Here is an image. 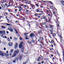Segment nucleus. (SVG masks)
Instances as JSON below:
<instances>
[{"mask_svg": "<svg viewBox=\"0 0 64 64\" xmlns=\"http://www.w3.org/2000/svg\"><path fill=\"white\" fill-rule=\"evenodd\" d=\"M18 43H16L14 45V48L15 49H16L17 48H18Z\"/></svg>", "mask_w": 64, "mask_h": 64, "instance_id": "nucleus-1", "label": "nucleus"}, {"mask_svg": "<svg viewBox=\"0 0 64 64\" xmlns=\"http://www.w3.org/2000/svg\"><path fill=\"white\" fill-rule=\"evenodd\" d=\"M19 52V50H15L14 52V54H18Z\"/></svg>", "mask_w": 64, "mask_h": 64, "instance_id": "nucleus-2", "label": "nucleus"}, {"mask_svg": "<svg viewBox=\"0 0 64 64\" xmlns=\"http://www.w3.org/2000/svg\"><path fill=\"white\" fill-rule=\"evenodd\" d=\"M4 53L0 51V55H1L2 56H4Z\"/></svg>", "mask_w": 64, "mask_h": 64, "instance_id": "nucleus-3", "label": "nucleus"}, {"mask_svg": "<svg viewBox=\"0 0 64 64\" xmlns=\"http://www.w3.org/2000/svg\"><path fill=\"white\" fill-rule=\"evenodd\" d=\"M22 44H23V42H20L19 46V47L20 48H21L22 47Z\"/></svg>", "mask_w": 64, "mask_h": 64, "instance_id": "nucleus-4", "label": "nucleus"}, {"mask_svg": "<svg viewBox=\"0 0 64 64\" xmlns=\"http://www.w3.org/2000/svg\"><path fill=\"white\" fill-rule=\"evenodd\" d=\"M8 45L9 46H13V44L12 42H9L8 43Z\"/></svg>", "mask_w": 64, "mask_h": 64, "instance_id": "nucleus-5", "label": "nucleus"}, {"mask_svg": "<svg viewBox=\"0 0 64 64\" xmlns=\"http://www.w3.org/2000/svg\"><path fill=\"white\" fill-rule=\"evenodd\" d=\"M23 56V55L22 54H20L19 56V58L20 60H21L22 59V57Z\"/></svg>", "mask_w": 64, "mask_h": 64, "instance_id": "nucleus-6", "label": "nucleus"}, {"mask_svg": "<svg viewBox=\"0 0 64 64\" xmlns=\"http://www.w3.org/2000/svg\"><path fill=\"white\" fill-rule=\"evenodd\" d=\"M4 55H5L6 57H8L9 56V55L8 54H4Z\"/></svg>", "mask_w": 64, "mask_h": 64, "instance_id": "nucleus-7", "label": "nucleus"}, {"mask_svg": "<svg viewBox=\"0 0 64 64\" xmlns=\"http://www.w3.org/2000/svg\"><path fill=\"white\" fill-rule=\"evenodd\" d=\"M30 36L31 37H34V34L33 33L31 34L30 35Z\"/></svg>", "mask_w": 64, "mask_h": 64, "instance_id": "nucleus-8", "label": "nucleus"}, {"mask_svg": "<svg viewBox=\"0 0 64 64\" xmlns=\"http://www.w3.org/2000/svg\"><path fill=\"white\" fill-rule=\"evenodd\" d=\"M8 30H10V32H13V29L11 28H8Z\"/></svg>", "mask_w": 64, "mask_h": 64, "instance_id": "nucleus-9", "label": "nucleus"}, {"mask_svg": "<svg viewBox=\"0 0 64 64\" xmlns=\"http://www.w3.org/2000/svg\"><path fill=\"white\" fill-rule=\"evenodd\" d=\"M28 6L27 5H24L23 7L25 8H26V7H28Z\"/></svg>", "mask_w": 64, "mask_h": 64, "instance_id": "nucleus-10", "label": "nucleus"}, {"mask_svg": "<svg viewBox=\"0 0 64 64\" xmlns=\"http://www.w3.org/2000/svg\"><path fill=\"white\" fill-rule=\"evenodd\" d=\"M61 3H62V5L64 6V1L62 0L61 1Z\"/></svg>", "mask_w": 64, "mask_h": 64, "instance_id": "nucleus-11", "label": "nucleus"}, {"mask_svg": "<svg viewBox=\"0 0 64 64\" xmlns=\"http://www.w3.org/2000/svg\"><path fill=\"white\" fill-rule=\"evenodd\" d=\"M2 34H5V31L4 30L2 31Z\"/></svg>", "mask_w": 64, "mask_h": 64, "instance_id": "nucleus-12", "label": "nucleus"}, {"mask_svg": "<svg viewBox=\"0 0 64 64\" xmlns=\"http://www.w3.org/2000/svg\"><path fill=\"white\" fill-rule=\"evenodd\" d=\"M16 54H14L12 55V57H15L16 56Z\"/></svg>", "mask_w": 64, "mask_h": 64, "instance_id": "nucleus-13", "label": "nucleus"}, {"mask_svg": "<svg viewBox=\"0 0 64 64\" xmlns=\"http://www.w3.org/2000/svg\"><path fill=\"white\" fill-rule=\"evenodd\" d=\"M54 42V40H52L51 42H50V43H53Z\"/></svg>", "mask_w": 64, "mask_h": 64, "instance_id": "nucleus-14", "label": "nucleus"}, {"mask_svg": "<svg viewBox=\"0 0 64 64\" xmlns=\"http://www.w3.org/2000/svg\"><path fill=\"white\" fill-rule=\"evenodd\" d=\"M41 59V58L40 57H39L38 58L37 60L38 61H39V60Z\"/></svg>", "mask_w": 64, "mask_h": 64, "instance_id": "nucleus-15", "label": "nucleus"}, {"mask_svg": "<svg viewBox=\"0 0 64 64\" xmlns=\"http://www.w3.org/2000/svg\"><path fill=\"white\" fill-rule=\"evenodd\" d=\"M21 51L22 53L24 52V49L23 48H22Z\"/></svg>", "mask_w": 64, "mask_h": 64, "instance_id": "nucleus-16", "label": "nucleus"}, {"mask_svg": "<svg viewBox=\"0 0 64 64\" xmlns=\"http://www.w3.org/2000/svg\"><path fill=\"white\" fill-rule=\"evenodd\" d=\"M13 51H14V50L13 49L11 50H10V53H12L13 52Z\"/></svg>", "mask_w": 64, "mask_h": 64, "instance_id": "nucleus-17", "label": "nucleus"}, {"mask_svg": "<svg viewBox=\"0 0 64 64\" xmlns=\"http://www.w3.org/2000/svg\"><path fill=\"white\" fill-rule=\"evenodd\" d=\"M48 2L50 3V4H52V5H53V3H52V2H51V1H49Z\"/></svg>", "mask_w": 64, "mask_h": 64, "instance_id": "nucleus-18", "label": "nucleus"}, {"mask_svg": "<svg viewBox=\"0 0 64 64\" xmlns=\"http://www.w3.org/2000/svg\"><path fill=\"white\" fill-rule=\"evenodd\" d=\"M18 39V38H14V41H16V40H17Z\"/></svg>", "mask_w": 64, "mask_h": 64, "instance_id": "nucleus-19", "label": "nucleus"}, {"mask_svg": "<svg viewBox=\"0 0 64 64\" xmlns=\"http://www.w3.org/2000/svg\"><path fill=\"white\" fill-rule=\"evenodd\" d=\"M7 20L8 21V22H11V21H10L8 18L7 19Z\"/></svg>", "mask_w": 64, "mask_h": 64, "instance_id": "nucleus-20", "label": "nucleus"}, {"mask_svg": "<svg viewBox=\"0 0 64 64\" xmlns=\"http://www.w3.org/2000/svg\"><path fill=\"white\" fill-rule=\"evenodd\" d=\"M55 36H56V34H53L52 36H53V37H54Z\"/></svg>", "mask_w": 64, "mask_h": 64, "instance_id": "nucleus-21", "label": "nucleus"}, {"mask_svg": "<svg viewBox=\"0 0 64 64\" xmlns=\"http://www.w3.org/2000/svg\"><path fill=\"white\" fill-rule=\"evenodd\" d=\"M18 59H19V58H18V57H17L16 58V60H18Z\"/></svg>", "mask_w": 64, "mask_h": 64, "instance_id": "nucleus-22", "label": "nucleus"}, {"mask_svg": "<svg viewBox=\"0 0 64 64\" xmlns=\"http://www.w3.org/2000/svg\"><path fill=\"white\" fill-rule=\"evenodd\" d=\"M7 40L8 41L10 42L11 41V40H10V39H9V38H8Z\"/></svg>", "mask_w": 64, "mask_h": 64, "instance_id": "nucleus-23", "label": "nucleus"}, {"mask_svg": "<svg viewBox=\"0 0 64 64\" xmlns=\"http://www.w3.org/2000/svg\"><path fill=\"white\" fill-rule=\"evenodd\" d=\"M28 44H31V43H32L31 42H29V41H28Z\"/></svg>", "mask_w": 64, "mask_h": 64, "instance_id": "nucleus-24", "label": "nucleus"}, {"mask_svg": "<svg viewBox=\"0 0 64 64\" xmlns=\"http://www.w3.org/2000/svg\"><path fill=\"white\" fill-rule=\"evenodd\" d=\"M24 35L26 36V35H28V34H27V33H25L24 34Z\"/></svg>", "mask_w": 64, "mask_h": 64, "instance_id": "nucleus-25", "label": "nucleus"}, {"mask_svg": "<svg viewBox=\"0 0 64 64\" xmlns=\"http://www.w3.org/2000/svg\"><path fill=\"white\" fill-rule=\"evenodd\" d=\"M36 12H39V10L38 9H37L36 10Z\"/></svg>", "mask_w": 64, "mask_h": 64, "instance_id": "nucleus-26", "label": "nucleus"}, {"mask_svg": "<svg viewBox=\"0 0 64 64\" xmlns=\"http://www.w3.org/2000/svg\"><path fill=\"white\" fill-rule=\"evenodd\" d=\"M2 6L3 8H5V5L4 4H3V5Z\"/></svg>", "mask_w": 64, "mask_h": 64, "instance_id": "nucleus-27", "label": "nucleus"}, {"mask_svg": "<svg viewBox=\"0 0 64 64\" xmlns=\"http://www.w3.org/2000/svg\"><path fill=\"white\" fill-rule=\"evenodd\" d=\"M28 3L29 4H31V3H32V2H31V1H29Z\"/></svg>", "mask_w": 64, "mask_h": 64, "instance_id": "nucleus-28", "label": "nucleus"}, {"mask_svg": "<svg viewBox=\"0 0 64 64\" xmlns=\"http://www.w3.org/2000/svg\"><path fill=\"white\" fill-rule=\"evenodd\" d=\"M46 21L47 22H50V20L49 19H48V20H46Z\"/></svg>", "mask_w": 64, "mask_h": 64, "instance_id": "nucleus-29", "label": "nucleus"}, {"mask_svg": "<svg viewBox=\"0 0 64 64\" xmlns=\"http://www.w3.org/2000/svg\"><path fill=\"white\" fill-rule=\"evenodd\" d=\"M14 31H15L16 34H17V33H18V32H17V30H16L14 29Z\"/></svg>", "mask_w": 64, "mask_h": 64, "instance_id": "nucleus-30", "label": "nucleus"}, {"mask_svg": "<svg viewBox=\"0 0 64 64\" xmlns=\"http://www.w3.org/2000/svg\"><path fill=\"white\" fill-rule=\"evenodd\" d=\"M57 26L58 27H59V24H56Z\"/></svg>", "mask_w": 64, "mask_h": 64, "instance_id": "nucleus-31", "label": "nucleus"}, {"mask_svg": "<svg viewBox=\"0 0 64 64\" xmlns=\"http://www.w3.org/2000/svg\"><path fill=\"white\" fill-rule=\"evenodd\" d=\"M50 28H53V26L52 25H50Z\"/></svg>", "mask_w": 64, "mask_h": 64, "instance_id": "nucleus-32", "label": "nucleus"}, {"mask_svg": "<svg viewBox=\"0 0 64 64\" xmlns=\"http://www.w3.org/2000/svg\"><path fill=\"white\" fill-rule=\"evenodd\" d=\"M2 27L3 28H4V29H5V27L4 26H2Z\"/></svg>", "mask_w": 64, "mask_h": 64, "instance_id": "nucleus-33", "label": "nucleus"}, {"mask_svg": "<svg viewBox=\"0 0 64 64\" xmlns=\"http://www.w3.org/2000/svg\"><path fill=\"white\" fill-rule=\"evenodd\" d=\"M49 30L50 31L51 33L53 32V31H52V30Z\"/></svg>", "mask_w": 64, "mask_h": 64, "instance_id": "nucleus-34", "label": "nucleus"}, {"mask_svg": "<svg viewBox=\"0 0 64 64\" xmlns=\"http://www.w3.org/2000/svg\"><path fill=\"white\" fill-rule=\"evenodd\" d=\"M0 36H1V37H2L3 38H5V37H4V36H3V35H1Z\"/></svg>", "mask_w": 64, "mask_h": 64, "instance_id": "nucleus-35", "label": "nucleus"}, {"mask_svg": "<svg viewBox=\"0 0 64 64\" xmlns=\"http://www.w3.org/2000/svg\"><path fill=\"white\" fill-rule=\"evenodd\" d=\"M43 19H44V20H46V18L45 17H44Z\"/></svg>", "mask_w": 64, "mask_h": 64, "instance_id": "nucleus-36", "label": "nucleus"}, {"mask_svg": "<svg viewBox=\"0 0 64 64\" xmlns=\"http://www.w3.org/2000/svg\"><path fill=\"white\" fill-rule=\"evenodd\" d=\"M32 42H33V43H34V42H35V40H32Z\"/></svg>", "mask_w": 64, "mask_h": 64, "instance_id": "nucleus-37", "label": "nucleus"}, {"mask_svg": "<svg viewBox=\"0 0 64 64\" xmlns=\"http://www.w3.org/2000/svg\"><path fill=\"white\" fill-rule=\"evenodd\" d=\"M6 24L7 25H8V26H9V25H10V24H8V23H6Z\"/></svg>", "mask_w": 64, "mask_h": 64, "instance_id": "nucleus-38", "label": "nucleus"}, {"mask_svg": "<svg viewBox=\"0 0 64 64\" xmlns=\"http://www.w3.org/2000/svg\"><path fill=\"white\" fill-rule=\"evenodd\" d=\"M18 8H19V9H21L22 8V7H21L20 6H19L18 7Z\"/></svg>", "mask_w": 64, "mask_h": 64, "instance_id": "nucleus-39", "label": "nucleus"}, {"mask_svg": "<svg viewBox=\"0 0 64 64\" xmlns=\"http://www.w3.org/2000/svg\"><path fill=\"white\" fill-rule=\"evenodd\" d=\"M2 31H0V34H2Z\"/></svg>", "mask_w": 64, "mask_h": 64, "instance_id": "nucleus-40", "label": "nucleus"}, {"mask_svg": "<svg viewBox=\"0 0 64 64\" xmlns=\"http://www.w3.org/2000/svg\"><path fill=\"white\" fill-rule=\"evenodd\" d=\"M4 50L6 51V48H4Z\"/></svg>", "mask_w": 64, "mask_h": 64, "instance_id": "nucleus-41", "label": "nucleus"}, {"mask_svg": "<svg viewBox=\"0 0 64 64\" xmlns=\"http://www.w3.org/2000/svg\"><path fill=\"white\" fill-rule=\"evenodd\" d=\"M39 14V15H40V16H41V15H42V14Z\"/></svg>", "mask_w": 64, "mask_h": 64, "instance_id": "nucleus-42", "label": "nucleus"}, {"mask_svg": "<svg viewBox=\"0 0 64 64\" xmlns=\"http://www.w3.org/2000/svg\"><path fill=\"white\" fill-rule=\"evenodd\" d=\"M20 40H22V38H20Z\"/></svg>", "mask_w": 64, "mask_h": 64, "instance_id": "nucleus-43", "label": "nucleus"}, {"mask_svg": "<svg viewBox=\"0 0 64 64\" xmlns=\"http://www.w3.org/2000/svg\"><path fill=\"white\" fill-rule=\"evenodd\" d=\"M26 40L28 39V40H29V38L26 37Z\"/></svg>", "mask_w": 64, "mask_h": 64, "instance_id": "nucleus-44", "label": "nucleus"}, {"mask_svg": "<svg viewBox=\"0 0 64 64\" xmlns=\"http://www.w3.org/2000/svg\"><path fill=\"white\" fill-rule=\"evenodd\" d=\"M4 38H7V36H4Z\"/></svg>", "mask_w": 64, "mask_h": 64, "instance_id": "nucleus-45", "label": "nucleus"}, {"mask_svg": "<svg viewBox=\"0 0 64 64\" xmlns=\"http://www.w3.org/2000/svg\"><path fill=\"white\" fill-rule=\"evenodd\" d=\"M11 6V4H9V6L7 7H10V6Z\"/></svg>", "mask_w": 64, "mask_h": 64, "instance_id": "nucleus-46", "label": "nucleus"}, {"mask_svg": "<svg viewBox=\"0 0 64 64\" xmlns=\"http://www.w3.org/2000/svg\"><path fill=\"white\" fill-rule=\"evenodd\" d=\"M36 5L37 6V7H38V4H36Z\"/></svg>", "mask_w": 64, "mask_h": 64, "instance_id": "nucleus-47", "label": "nucleus"}, {"mask_svg": "<svg viewBox=\"0 0 64 64\" xmlns=\"http://www.w3.org/2000/svg\"><path fill=\"white\" fill-rule=\"evenodd\" d=\"M50 34H52V35H53V32H50Z\"/></svg>", "mask_w": 64, "mask_h": 64, "instance_id": "nucleus-48", "label": "nucleus"}, {"mask_svg": "<svg viewBox=\"0 0 64 64\" xmlns=\"http://www.w3.org/2000/svg\"><path fill=\"white\" fill-rule=\"evenodd\" d=\"M64 51H63V57L64 56Z\"/></svg>", "mask_w": 64, "mask_h": 64, "instance_id": "nucleus-49", "label": "nucleus"}, {"mask_svg": "<svg viewBox=\"0 0 64 64\" xmlns=\"http://www.w3.org/2000/svg\"><path fill=\"white\" fill-rule=\"evenodd\" d=\"M16 62V60L13 61V62H14V63H15Z\"/></svg>", "mask_w": 64, "mask_h": 64, "instance_id": "nucleus-50", "label": "nucleus"}, {"mask_svg": "<svg viewBox=\"0 0 64 64\" xmlns=\"http://www.w3.org/2000/svg\"><path fill=\"white\" fill-rule=\"evenodd\" d=\"M10 39H11V40H12V37H10Z\"/></svg>", "mask_w": 64, "mask_h": 64, "instance_id": "nucleus-51", "label": "nucleus"}, {"mask_svg": "<svg viewBox=\"0 0 64 64\" xmlns=\"http://www.w3.org/2000/svg\"><path fill=\"white\" fill-rule=\"evenodd\" d=\"M42 2H46V1H42Z\"/></svg>", "mask_w": 64, "mask_h": 64, "instance_id": "nucleus-52", "label": "nucleus"}, {"mask_svg": "<svg viewBox=\"0 0 64 64\" xmlns=\"http://www.w3.org/2000/svg\"><path fill=\"white\" fill-rule=\"evenodd\" d=\"M8 12H11V11L10 10H9V9H8Z\"/></svg>", "mask_w": 64, "mask_h": 64, "instance_id": "nucleus-53", "label": "nucleus"}, {"mask_svg": "<svg viewBox=\"0 0 64 64\" xmlns=\"http://www.w3.org/2000/svg\"><path fill=\"white\" fill-rule=\"evenodd\" d=\"M6 32L7 34H8V33H9V32H8V31H7Z\"/></svg>", "mask_w": 64, "mask_h": 64, "instance_id": "nucleus-54", "label": "nucleus"}, {"mask_svg": "<svg viewBox=\"0 0 64 64\" xmlns=\"http://www.w3.org/2000/svg\"><path fill=\"white\" fill-rule=\"evenodd\" d=\"M18 21H16L15 22H16V23H18Z\"/></svg>", "mask_w": 64, "mask_h": 64, "instance_id": "nucleus-55", "label": "nucleus"}, {"mask_svg": "<svg viewBox=\"0 0 64 64\" xmlns=\"http://www.w3.org/2000/svg\"><path fill=\"white\" fill-rule=\"evenodd\" d=\"M42 64H43V63H44V62L42 61Z\"/></svg>", "mask_w": 64, "mask_h": 64, "instance_id": "nucleus-56", "label": "nucleus"}, {"mask_svg": "<svg viewBox=\"0 0 64 64\" xmlns=\"http://www.w3.org/2000/svg\"><path fill=\"white\" fill-rule=\"evenodd\" d=\"M54 46H56V44H55L54 43Z\"/></svg>", "mask_w": 64, "mask_h": 64, "instance_id": "nucleus-57", "label": "nucleus"}, {"mask_svg": "<svg viewBox=\"0 0 64 64\" xmlns=\"http://www.w3.org/2000/svg\"><path fill=\"white\" fill-rule=\"evenodd\" d=\"M54 12V14H56V13H55V12L54 11V12Z\"/></svg>", "mask_w": 64, "mask_h": 64, "instance_id": "nucleus-58", "label": "nucleus"}, {"mask_svg": "<svg viewBox=\"0 0 64 64\" xmlns=\"http://www.w3.org/2000/svg\"><path fill=\"white\" fill-rule=\"evenodd\" d=\"M21 9H20L19 10V11H20V12H21Z\"/></svg>", "mask_w": 64, "mask_h": 64, "instance_id": "nucleus-59", "label": "nucleus"}, {"mask_svg": "<svg viewBox=\"0 0 64 64\" xmlns=\"http://www.w3.org/2000/svg\"><path fill=\"white\" fill-rule=\"evenodd\" d=\"M58 21H57L56 22V23H58Z\"/></svg>", "mask_w": 64, "mask_h": 64, "instance_id": "nucleus-60", "label": "nucleus"}, {"mask_svg": "<svg viewBox=\"0 0 64 64\" xmlns=\"http://www.w3.org/2000/svg\"><path fill=\"white\" fill-rule=\"evenodd\" d=\"M38 26V24H36V26Z\"/></svg>", "mask_w": 64, "mask_h": 64, "instance_id": "nucleus-61", "label": "nucleus"}, {"mask_svg": "<svg viewBox=\"0 0 64 64\" xmlns=\"http://www.w3.org/2000/svg\"><path fill=\"white\" fill-rule=\"evenodd\" d=\"M38 18H40V16H38Z\"/></svg>", "mask_w": 64, "mask_h": 64, "instance_id": "nucleus-62", "label": "nucleus"}, {"mask_svg": "<svg viewBox=\"0 0 64 64\" xmlns=\"http://www.w3.org/2000/svg\"><path fill=\"white\" fill-rule=\"evenodd\" d=\"M42 32V31H40L39 32V33H41Z\"/></svg>", "mask_w": 64, "mask_h": 64, "instance_id": "nucleus-63", "label": "nucleus"}, {"mask_svg": "<svg viewBox=\"0 0 64 64\" xmlns=\"http://www.w3.org/2000/svg\"><path fill=\"white\" fill-rule=\"evenodd\" d=\"M23 64H26V63L24 62V63H23Z\"/></svg>", "mask_w": 64, "mask_h": 64, "instance_id": "nucleus-64", "label": "nucleus"}]
</instances>
